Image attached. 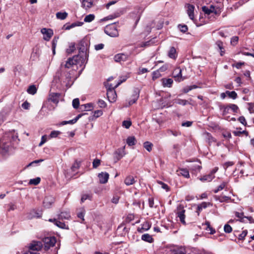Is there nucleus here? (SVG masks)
I'll use <instances>...</instances> for the list:
<instances>
[{
    "mask_svg": "<svg viewBox=\"0 0 254 254\" xmlns=\"http://www.w3.org/2000/svg\"><path fill=\"white\" fill-rule=\"evenodd\" d=\"M74 72V71L73 70H70L68 72L65 71V72L66 73L64 75H62L61 79L65 83L66 86L70 87L73 83V81L71 79L73 77L72 75Z\"/></svg>",
    "mask_w": 254,
    "mask_h": 254,
    "instance_id": "1",
    "label": "nucleus"
},
{
    "mask_svg": "<svg viewBox=\"0 0 254 254\" xmlns=\"http://www.w3.org/2000/svg\"><path fill=\"white\" fill-rule=\"evenodd\" d=\"M43 247V244L40 241H32L28 246V250L31 252H38Z\"/></svg>",
    "mask_w": 254,
    "mask_h": 254,
    "instance_id": "2",
    "label": "nucleus"
},
{
    "mask_svg": "<svg viewBox=\"0 0 254 254\" xmlns=\"http://www.w3.org/2000/svg\"><path fill=\"white\" fill-rule=\"evenodd\" d=\"M105 32L112 37H116L119 35L116 27L114 24L107 26L105 29Z\"/></svg>",
    "mask_w": 254,
    "mask_h": 254,
    "instance_id": "3",
    "label": "nucleus"
},
{
    "mask_svg": "<svg viewBox=\"0 0 254 254\" xmlns=\"http://www.w3.org/2000/svg\"><path fill=\"white\" fill-rule=\"evenodd\" d=\"M74 57H77L76 61H74V63L75 65L79 64L80 66H82L87 63L88 59V55H85L82 53H79V55L74 56Z\"/></svg>",
    "mask_w": 254,
    "mask_h": 254,
    "instance_id": "4",
    "label": "nucleus"
},
{
    "mask_svg": "<svg viewBox=\"0 0 254 254\" xmlns=\"http://www.w3.org/2000/svg\"><path fill=\"white\" fill-rule=\"evenodd\" d=\"M45 249L48 250L50 247H54L56 242V238L54 237H46L43 239Z\"/></svg>",
    "mask_w": 254,
    "mask_h": 254,
    "instance_id": "5",
    "label": "nucleus"
},
{
    "mask_svg": "<svg viewBox=\"0 0 254 254\" xmlns=\"http://www.w3.org/2000/svg\"><path fill=\"white\" fill-rule=\"evenodd\" d=\"M185 210L184 208V207L180 205L177 207V211L176 214L177 215V217L179 218L180 221L184 225H186V223L185 222Z\"/></svg>",
    "mask_w": 254,
    "mask_h": 254,
    "instance_id": "6",
    "label": "nucleus"
},
{
    "mask_svg": "<svg viewBox=\"0 0 254 254\" xmlns=\"http://www.w3.org/2000/svg\"><path fill=\"white\" fill-rule=\"evenodd\" d=\"M41 32L44 35L43 39L47 41H49L54 34L53 30L50 28H42Z\"/></svg>",
    "mask_w": 254,
    "mask_h": 254,
    "instance_id": "7",
    "label": "nucleus"
},
{
    "mask_svg": "<svg viewBox=\"0 0 254 254\" xmlns=\"http://www.w3.org/2000/svg\"><path fill=\"white\" fill-rule=\"evenodd\" d=\"M114 87H110L107 90V96L110 102H114L117 98V94L114 90Z\"/></svg>",
    "mask_w": 254,
    "mask_h": 254,
    "instance_id": "8",
    "label": "nucleus"
},
{
    "mask_svg": "<svg viewBox=\"0 0 254 254\" xmlns=\"http://www.w3.org/2000/svg\"><path fill=\"white\" fill-rule=\"evenodd\" d=\"M11 147L10 142H2L0 145V152L2 154L4 155L10 150Z\"/></svg>",
    "mask_w": 254,
    "mask_h": 254,
    "instance_id": "9",
    "label": "nucleus"
},
{
    "mask_svg": "<svg viewBox=\"0 0 254 254\" xmlns=\"http://www.w3.org/2000/svg\"><path fill=\"white\" fill-rule=\"evenodd\" d=\"M77 58H78L77 57H73L72 58H70L66 62V63L64 64H62L61 65V70H63L64 67L65 68H69L72 65L74 64L75 65V64L74 63V61H76L77 60Z\"/></svg>",
    "mask_w": 254,
    "mask_h": 254,
    "instance_id": "10",
    "label": "nucleus"
},
{
    "mask_svg": "<svg viewBox=\"0 0 254 254\" xmlns=\"http://www.w3.org/2000/svg\"><path fill=\"white\" fill-rule=\"evenodd\" d=\"M173 76L175 78V80L180 82L184 79V78L182 77V69L180 67L176 68L173 72Z\"/></svg>",
    "mask_w": 254,
    "mask_h": 254,
    "instance_id": "11",
    "label": "nucleus"
},
{
    "mask_svg": "<svg viewBox=\"0 0 254 254\" xmlns=\"http://www.w3.org/2000/svg\"><path fill=\"white\" fill-rule=\"evenodd\" d=\"M125 146L123 148L118 149L114 153V158L116 161L120 160L125 154Z\"/></svg>",
    "mask_w": 254,
    "mask_h": 254,
    "instance_id": "12",
    "label": "nucleus"
},
{
    "mask_svg": "<svg viewBox=\"0 0 254 254\" xmlns=\"http://www.w3.org/2000/svg\"><path fill=\"white\" fill-rule=\"evenodd\" d=\"M88 48V45L86 41H81L79 44V53H82L85 55H88L87 51Z\"/></svg>",
    "mask_w": 254,
    "mask_h": 254,
    "instance_id": "13",
    "label": "nucleus"
},
{
    "mask_svg": "<svg viewBox=\"0 0 254 254\" xmlns=\"http://www.w3.org/2000/svg\"><path fill=\"white\" fill-rule=\"evenodd\" d=\"M55 198L52 196H47L45 197L43 201V205L44 207L49 208L54 202Z\"/></svg>",
    "mask_w": 254,
    "mask_h": 254,
    "instance_id": "14",
    "label": "nucleus"
},
{
    "mask_svg": "<svg viewBox=\"0 0 254 254\" xmlns=\"http://www.w3.org/2000/svg\"><path fill=\"white\" fill-rule=\"evenodd\" d=\"M109 175L106 172H102L98 174L99 182L101 184H105L108 182Z\"/></svg>",
    "mask_w": 254,
    "mask_h": 254,
    "instance_id": "15",
    "label": "nucleus"
},
{
    "mask_svg": "<svg viewBox=\"0 0 254 254\" xmlns=\"http://www.w3.org/2000/svg\"><path fill=\"white\" fill-rule=\"evenodd\" d=\"M202 8L203 11L207 14H210L211 13H214L216 14L218 13L217 9L213 5H211L210 7L204 6Z\"/></svg>",
    "mask_w": 254,
    "mask_h": 254,
    "instance_id": "16",
    "label": "nucleus"
},
{
    "mask_svg": "<svg viewBox=\"0 0 254 254\" xmlns=\"http://www.w3.org/2000/svg\"><path fill=\"white\" fill-rule=\"evenodd\" d=\"M127 55L124 54H118L114 56V60L116 62H124L127 60Z\"/></svg>",
    "mask_w": 254,
    "mask_h": 254,
    "instance_id": "17",
    "label": "nucleus"
},
{
    "mask_svg": "<svg viewBox=\"0 0 254 254\" xmlns=\"http://www.w3.org/2000/svg\"><path fill=\"white\" fill-rule=\"evenodd\" d=\"M60 96V94L59 93H52L49 95V100L57 104L59 102Z\"/></svg>",
    "mask_w": 254,
    "mask_h": 254,
    "instance_id": "18",
    "label": "nucleus"
},
{
    "mask_svg": "<svg viewBox=\"0 0 254 254\" xmlns=\"http://www.w3.org/2000/svg\"><path fill=\"white\" fill-rule=\"evenodd\" d=\"M49 221L50 222H54L56 226H57L58 227H59V228H63V229H68V226L67 225H66L65 223L62 222L61 221H59L56 219H50L49 220Z\"/></svg>",
    "mask_w": 254,
    "mask_h": 254,
    "instance_id": "19",
    "label": "nucleus"
},
{
    "mask_svg": "<svg viewBox=\"0 0 254 254\" xmlns=\"http://www.w3.org/2000/svg\"><path fill=\"white\" fill-rule=\"evenodd\" d=\"M178 175H181L186 178L190 177L189 172L187 169H180L177 171Z\"/></svg>",
    "mask_w": 254,
    "mask_h": 254,
    "instance_id": "20",
    "label": "nucleus"
},
{
    "mask_svg": "<svg viewBox=\"0 0 254 254\" xmlns=\"http://www.w3.org/2000/svg\"><path fill=\"white\" fill-rule=\"evenodd\" d=\"M139 97V92L138 91H135L132 95L131 98L128 101V105H131L136 102Z\"/></svg>",
    "mask_w": 254,
    "mask_h": 254,
    "instance_id": "21",
    "label": "nucleus"
},
{
    "mask_svg": "<svg viewBox=\"0 0 254 254\" xmlns=\"http://www.w3.org/2000/svg\"><path fill=\"white\" fill-rule=\"evenodd\" d=\"M194 7L193 5L191 4H188V9L187 13L188 14L189 16L191 19H193L194 15H193V10Z\"/></svg>",
    "mask_w": 254,
    "mask_h": 254,
    "instance_id": "22",
    "label": "nucleus"
},
{
    "mask_svg": "<svg viewBox=\"0 0 254 254\" xmlns=\"http://www.w3.org/2000/svg\"><path fill=\"white\" fill-rule=\"evenodd\" d=\"M124 183L127 186H130L134 184L135 183V181L134 180L133 177L131 176H128L125 179Z\"/></svg>",
    "mask_w": 254,
    "mask_h": 254,
    "instance_id": "23",
    "label": "nucleus"
},
{
    "mask_svg": "<svg viewBox=\"0 0 254 254\" xmlns=\"http://www.w3.org/2000/svg\"><path fill=\"white\" fill-rule=\"evenodd\" d=\"M70 218V215L69 212L66 211L62 212L59 215V219L61 220H68Z\"/></svg>",
    "mask_w": 254,
    "mask_h": 254,
    "instance_id": "24",
    "label": "nucleus"
},
{
    "mask_svg": "<svg viewBox=\"0 0 254 254\" xmlns=\"http://www.w3.org/2000/svg\"><path fill=\"white\" fill-rule=\"evenodd\" d=\"M228 185L227 182H223L218 187L217 189L214 190L213 191L214 193H217L218 191L222 190L224 189H227V186Z\"/></svg>",
    "mask_w": 254,
    "mask_h": 254,
    "instance_id": "25",
    "label": "nucleus"
},
{
    "mask_svg": "<svg viewBox=\"0 0 254 254\" xmlns=\"http://www.w3.org/2000/svg\"><path fill=\"white\" fill-rule=\"evenodd\" d=\"M173 82V80L171 78L168 79H162V84L164 87H170Z\"/></svg>",
    "mask_w": 254,
    "mask_h": 254,
    "instance_id": "26",
    "label": "nucleus"
},
{
    "mask_svg": "<svg viewBox=\"0 0 254 254\" xmlns=\"http://www.w3.org/2000/svg\"><path fill=\"white\" fill-rule=\"evenodd\" d=\"M209 204V203H207L206 202H203L201 204L198 205L197 206V211H196L197 212L198 215L199 214V212L203 209L206 208Z\"/></svg>",
    "mask_w": 254,
    "mask_h": 254,
    "instance_id": "27",
    "label": "nucleus"
},
{
    "mask_svg": "<svg viewBox=\"0 0 254 254\" xmlns=\"http://www.w3.org/2000/svg\"><path fill=\"white\" fill-rule=\"evenodd\" d=\"M68 15V13L66 12H58L56 13V17L57 19L61 20L65 19Z\"/></svg>",
    "mask_w": 254,
    "mask_h": 254,
    "instance_id": "28",
    "label": "nucleus"
},
{
    "mask_svg": "<svg viewBox=\"0 0 254 254\" xmlns=\"http://www.w3.org/2000/svg\"><path fill=\"white\" fill-rule=\"evenodd\" d=\"M214 175H212L209 173L208 175L203 176L202 178L200 179V180L202 181L210 182L214 178Z\"/></svg>",
    "mask_w": 254,
    "mask_h": 254,
    "instance_id": "29",
    "label": "nucleus"
},
{
    "mask_svg": "<svg viewBox=\"0 0 254 254\" xmlns=\"http://www.w3.org/2000/svg\"><path fill=\"white\" fill-rule=\"evenodd\" d=\"M37 89L35 85H30L27 90V92L31 95H34L36 93Z\"/></svg>",
    "mask_w": 254,
    "mask_h": 254,
    "instance_id": "30",
    "label": "nucleus"
},
{
    "mask_svg": "<svg viewBox=\"0 0 254 254\" xmlns=\"http://www.w3.org/2000/svg\"><path fill=\"white\" fill-rule=\"evenodd\" d=\"M141 239L142 240L149 243H151L153 242V238H152L151 236L148 234H143L141 237Z\"/></svg>",
    "mask_w": 254,
    "mask_h": 254,
    "instance_id": "31",
    "label": "nucleus"
},
{
    "mask_svg": "<svg viewBox=\"0 0 254 254\" xmlns=\"http://www.w3.org/2000/svg\"><path fill=\"white\" fill-rule=\"evenodd\" d=\"M82 5L86 8L91 7L93 5V0H83Z\"/></svg>",
    "mask_w": 254,
    "mask_h": 254,
    "instance_id": "32",
    "label": "nucleus"
},
{
    "mask_svg": "<svg viewBox=\"0 0 254 254\" xmlns=\"http://www.w3.org/2000/svg\"><path fill=\"white\" fill-rule=\"evenodd\" d=\"M216 45L220 49V55L222 56L225 53V51L224 50V48H223V44L222 42H221L220 41H217L216 42Z\"/></svg>",
    "mask_w": 254,
    "mask_h": 254,
    "instance_id": "33",
    "label": "nucleus"
},
{
    "mask_svg": "<svg viewBox=\"0 0 254 254\" xmlns=\"http://www.w3.org/2000/svg\"><path fill=\"white\" fill-rule=\"evenodd\" d=\"M153 144L149 141H146L143 143V147L148 152L152 150Z\"/></svg>",
    "mask_w": 254,
    "mask_h": 254,
    "instance_id": "34",
    "label": "nucleus"
},
{
    "mask_svg": "<svg viewBox=\"0 0 254 254\" xmlns=\"http://www.w3.org/2000/svg\"><path fill=\"white\" fill-rule=\"evenodd\" d=\"M81 108L82 109V110H83L84 111H90L92 109H93V104L88 103L82 105L81 106Z\"/></svg>",
    "mask_w": 254,
    "mask_h": 254,
    "instance_id": "35",
    "label": "nucleus"
},
{
    "mask_svg": "<svg viewBox=\"0 0 254 254\" xmlns=\"http://www.w3.org/2000/svg\"><path fill=\"white\" fill-rule=\"evenodd\" d=\"M176 49L174 47H172L170 48L168 53V56L172 59L176 58Z\"/></svg>",
    "mask_w": 254,
    "mask_h": 254,
    "instance_id": "36",
    "label": "nucleus"
},
{
    "mask_svg": "<svg viewBox=\"0 0 254 254\" xmlns=\"http://www.w3.org/2000/svg\"><path fill=\"white\" fill-rule=\"evenodd\" d=\"M127 143L129 146H132L135 143V138L134 136H129L127 139Z\"/></svg>",
    "mask_w": 254,
    "mask_h": 254,
    "instance_id": "37",
    "label": "nucleus"
},
{
    "mask_svg": "<svg viewBox=\"0 0 254 254\" xmlns=\"http://www.w3.org/2000/svg\"><path fill=\"white\" fill-rule=\"evenodd\" d=\"M95 18V16L94 14H90L89 15H86L84 19V21L85 22H90L92 21H93Z\"/></svg>",
    "mask_w": 254,
    "mask_h": 254,
    "instance_id": "38",
    "label": "nucleus"
},
{
    "mask_svg": "<svg viewBox=\"0 0 254 254\" xmlns=\"http://www.w3.org/2000/svg\"><path fill=\"white\" fill-rule=\"evenodd\" d=\"M226 93L228 95V96L233 99H235L237 97V94L234 91H227Z\"/></svg>",
    "mask_w": 254,
    "mask_h": 254,
    "instance_id": "39",
    "label": "nucleus"
},
{
    "mask_svg": "<svg viewBox=\"0 0 254 254\" xmlns=\"http://www.w3.org/2000/svg\"><path fill=\"white\" fill-rule=\"evenodd\" d=\"M41 179L39 177L35 179H31L29 181V184L30 185H37L40 182Z\"/></svg>",
    "mask_w": 254,
    "mask_h": 254,
    "instance_id": "40",
    "label": "nucleus"
},
{
    "mask_svg": "<svg viewBox=\"0 0 254 254\" xmlns=\"http://www.w3.org/2000/svg\"><path fill=\"white\" fill-rule=\"evenodd\" d=\"M205 225L207 226L206 230L207 231H210V234H213L214 233H215V230L210 226V223L208 221L205 222Z\"/></svg>",
    "mask_w": 254,
    "mask_h": 254,
    "instance_id": "41",
    "label": "nucleus"
},
{
    "mask_svg": "<svg viewBox=\"0 0 254 254\" xmlns=\"http://www.w3.org/2000/svg\"><path fill=\"white\" fill-rule=\"evenodd\" d=\"M228 105V107L230 110H231L234 113H237L238 110L239 109L237 105L233 104H230Z\"/></svg>",
    "mask_w": 254,
    "mask_h": 254,
    "instance_id": "42",
    "label": "nucleus"
},
{
    "mask_svg": "<svg viewBox=\"0 0 254 254\" xmlns=\"http://www.w3.org/2000/svg\"><path fill=\"white\" fill-rule=\"evenodd\" d=\"M79 105V100L78 98L74 99L72 101V106L74 109H77Z\"/></svg>",
    "mask_w": 254,
    "mask_h": 254,
    "instance_id": "43",
    "label": "nucleus"
},
{
    "mask_svg": "<svg viewBox=\"0 0 254 254\" xmlns=\"http://www.w3.org/2000/svg\"><path fill=\"white\" fill-rule=\"evenodd\" d=\"M85 213V211L84 209L81 210V211L77 213V217L82 220L81 223H82L84 221V216Z\"/></svg>",
    "mask_w": 254,
    "mask_h": 254,
    "instance_id": "44",
    "label": "nucleus"
},
{
    "mask_svg": "<svg viewBox=\"0 0 254 254\" xmlns=\"http://www.w3.org/2000/svg\"><path fill=\"white\" fill-rule=\"evenodd\" d=\"M92 198V195L89 194H85L82 195L81 198V201L82 202H83L86 199H89L91 200Z\"/></svg>",
    "mask_w": 254,
    "mask_h": 254,
    "instance_id": "45",
    "label": "nucleus"
},
{
    "mask_svg": "<svg viewBox=\"0 0 254 254\" xmlns=\"http://www.w3.org/2000/svg\"><path fill=\"white\" fill-rule=\"evenodd\" d=\"M217 199L219 200L220 202H223L230 200V197L227 196H222L218 197Z\"/></svg>",
    "mask_w": 254,
    "mask_h": 254,
    "instance_id": "46",
    "label": "nucleus"
},
{
    "mask_svg": "<svg viewBox=\"0 0 254 254\" xmlns=\"http://www.w3.org/2000/svg\"><path fill=\"white\" fill-rule=\"evenodd\" d=\"M158 183L161 186V187L163 189L166 190L167 191L169 190V187L167 184L161 181L158 182Z\"/></svg>",
    "mask_w": 254,
    "mask_h": 254,
    "instance_id": "47",
    "label": "nucleus"
},
{
    "mask_svg": "<svg viewBox=\"0 0 254 254\" xmlns=\"http://www.w3.org/2000/svg\"><path fill=\"white\" fill-rule=\"evenodd\" d=\"M178 28L180 29V30L183 33H185L186 32H187L188 29L187 26L186 25L179 24L178 25Z\"/></svg>",
    "mask_w": 254,
    "mask_h": 254,
    "instance_id": "48",
    "label": "nucleus"
},
{
    "mask_svg": "<svg viewBox=\"0 0 254 254\" xmlns=\"http://www.w3.org/2000/svg\"><path fill=\"white\" fill-rule=\"evenodd\" d=\"M142 226L143 227V230L147 231L150 229L151 225L149 222L146 221L142 224Z\"/></svg>",
    "mask_w": 254,
    "mask_h": 254,
    "instance_id": "49",
    "label": "nucleus"
},
{
    "mask_svg": "<svg viewBox=\"0 0 254 254\" xmlns=\"http://www.w3.org/2000/svg\"><path fill=\"white\" fill-rule=\"evenodd\" d=\"M61 133V132L60 131H57V130H54L52 131L50 134V138H55L58 136Z\"/></svg>",
    "mask_w": 254,
    "mask_h": 254,
    "instance_id": "50",
    "label": "nucleus"
},
{
    "mask_svg": "<svg viewBox=\"0 0 254 254\" xmlns=\"http://www.w3.org/2000/svg\"><path fill=\"white\" fill-rule=\"evenodd\" d=\"M224 230L225 233H230L232 232V228L230 225H229L228 224H226L224 225Z\"/></svg>",
    "mask_w": 254,
    "mask_h": 254,
    "instance_id": "51",
    "label": "nucleus"
},
{
    "mask_svg": "<svg viewBox=\"0 0 254 254\" xmlns=\"http://www.w3.org/2000/svg\"><path fill=\"white\" fill-rule=\"evenodd\" d=\"M127 78H128V77L127 76H124L121 77L120 81L115 86V87H117L122 83H123V82L125 81Z\"/></svg>",
    "mask_w": 254,
    "mask_h": 254,
    "instance_id": "52",
    "label": "nucleus"
},
{
    "mask_svg": "<svg viewBox=\"0 0 254 254\" xmlns=\"http://www.w3.org/2000/svg\"><path fill=\"white\" fill-rule=\"evenodd\" d=\"M101 161L98 159H94L93 162V167L94 168H97L100 164Z\"/></svg>",
    "mask_w": 254,
    "mask_h": 254,
    "instance_id": "53",
    "label": "nucleus"
},
{
    "mask_svg": "<svg viewBox=\"0 0 254 254\" xmlns=\"http://www.w3.org/2000/svg\"><path fill=\"white\" fill-rule=\"evenodd\" d=\"M239 37L238 36H234L231 38V44L234 46L236 45L238 41Z\"/></svg>",
    "mask_w": 254,
    "mask_h": 254,
    "instance_id": "54",
    "label": "nucleus"
},
{
    "mask_svg": "<svg viewBox=\"0 0 254 254\" xmlns=\"http://www.w3.org/2000/svg\"><path fill=\"white\" fill-rule=\"evenodd\" d=\"M131 125V123L129 121H124L123 122V126L126 128H128Z\"/></svg>",
    "mask_w": 254,
    "mask_h": 254,
    "instance_id": "55",
    "label": "nucleus"
},
{
    "mask_svg": "<svg viewBox=\"0 0 254 254\" xmlns=\"http://www.w3.org/2000/svg\"><path fill=\"white\" fill-rule=\"evenodd\" d=\"M98 105L100 108H105L106 106V103L105 102L101 99H99L98 101Z\"/></svg>",
    "mask_w": 254,
    "mask_h": 254,
    "instance_id": "56",
    "label": "nucleus"
},
{
    "mask_svg": "<svg viewBox=\"0 0 254 254\" xmlns=\"http://www.w3.org/2000/svg\"><path fill=\"white\" fill-rule=\"evenodd\" d=\"M167 133L169 134H172L173 135H174L175 136H177L181 134V132H178V131H173V130H168L167 131Z\"/></svg>",
    "mask_w": 254,
    "mask_h": 254,
    "instance_id": "57",
    "label": "nucleus"
},
{
    "mask_svg": "<svg viewBox=\"0 0 254 254\" xmlns=\"http://www.w3.org/2000/svg\"><path fill=\"white\" fill-rule=\"evenodd\" d=\"M248 233L247 230H244L241 234L239 235V239L240 240H243L247 236Z\"/></svg>",
    "mask_w": 254,
    "mask_h": 254,
    "instance_id": "58",
    "label": "nucleus"
},
{
    "mask_svg": "<svg viewBox=\"0 0 254 254\" xmlns=\"http://www.w3.org/2000/svg\"><path fill=\"white\" fill-rule=\"evenodd\" d=\"M176 102L178 104L182 105L184 106L187 104L188 101L186 100L178 99L177 100Z\"/></svg>",
    "mask_w": 254,
    "mask_h": 254,
    "instance_id": "59",
    "label": "nucleus"
},
{
    "mask_svg": "<svg viewBox=\"0 0 254 254\" xmlns=\"http://www.w3.org/2000/svg\"><path fill=\"white\" fill-rule=\"evenodd\" d=\"M47 141V135H44L41 137V142L39 144V146H41L43 144H44Z\"/></svg>",
    "mask_w": 254,
    "mask_h": 254,
    "instance_id": "60",
    "label": "nucleus"
},
{
    "mask_svg": "<svg viewBox=\"0 0 254 254\" xmlns=\"http://www.w3.org/2000/svg\"><path fill=\"white\" fill-rule=\"evenodd\" d=\"M103 114V112L101 110H97L94 112L93 116L95 118H98L101 116Z\"/></svg>",
    "mask_w": 254,
    "mask_h": 254,
    "instance_id": "61",
    "label": "nucleus"
},
{
    "mask_svg": "<svg viewBox=\"0 0 254 254\" xmlns=\"http://www.w3.org/2000/svg\"><path fill=\"white\" fill-rule=\"evenodd\" d=\"M30 106V104L29 103H28L27 101H25L22 104V107L26 110L29 109V107Z\"/></svg>",
    "mask_w": 254,
    "mask_h": 254,
    "instance_id": "62",
    "label": "nucleus"
},
{
    "mask_svg": "<svg viewBox=\"0 0 254 254\" xmlns=\"http://www.w3.org/2000/svg\"><path fill=\"white\" fill-rule=\"evenodd\" d=\"M239 121L244 126L247 125V122L244 117L241 116L238 119Z\"/></svg>",
    "mask_w": 254,
    "mask_h": 254,
    "instance_id": "63",
    "label": "nucleus"
},
{
    "mask_svg": "<svg viewBox=\"0 0 254 254\" xmlns=\"http://www.w3.org/2000/svg\"><path fill=\"white\" fill-rule=\"evenodd\" d=\"M104 45L103 44H99L97 45H95V49L96 51H98L100 50H102L104 48Z\"/></svg>",
    "mask_w": 254,
    "mask_h": 254,
    "instance_id": "64",
    "label": "nucleus"
}]
</instances>
